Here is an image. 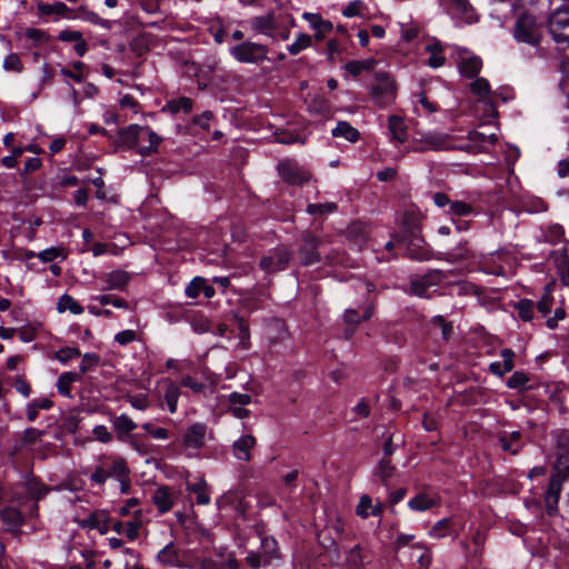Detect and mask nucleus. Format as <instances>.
Listing matches in <instances>:
<instances>
[{"mask_svg":"<svg viewBox=\"0 0 569 569\" xmlns=\"http://www.w3.org/2000/svg\"><path fill=\"white\" fill-rule=\"evenodd\" d=\"M367 555L359 545L352 547L346 556V563L349 569H361L367 562Z\"/></svg>","mask_w":569,"mask_h":569,"instance_id":"nucleus-30","label":"nucleus"},{"mask_svg":"<svg viewBox=\"0 0 569 569\" xmlns=\"http://www.w3.org/2000/svg\"><path fill=\"white\" fill-rule=\"evenodd\" d=\"M365 9L366 4L363 1L355 0L347 4V7L342 10V14L346 18L362 17Z\"/></svg>","mask_w":569,"mask_h":569,"instance_id":"nucleus-52","label":"nucleus"},{"mask_svg":"<svg viewBox=\"0 0 569 569\" xmlns=\"http://www.w3.org/2000/svg\"><path fill=\"white\" fill-rule=\"evenodd\" d=\"M156 561L167 568L193 569L197 557L193 550L180 548L173 541H170L159 550Z\"/></svg>","mask_w":569,"mask_h":569,"instance_id":"nucleus-3","label":"nucleus"},{"mask_svg":"<svg viewBox=\"0 0 569 569\" xmlns=\"http://www.w3.org/2000/svg\"><path fill=\"white\" fill-rule=\"evenodd\" d=\"M289 259V252L281 248L278 249L274 253L263 257L260 261V266L267 271L280 270L288 264Z\"/></svg>","mask_w":569,"mask_h":569,"instance_id":"nucleus-20","label":"nucleus"},{"mask_svg":"<svg viewBox=\"0 0 569 569\" xmlns=\"http://www.w3.org/2000/svg\"><path fill=\"white\" fill-rule=\"evenodd\" d=\"M142 429L146 430L153 439L166 440L169 438V431L166 428L154 427L151 422H144L141 425Z\"/></svg>","mask_w":569,"mask_h":569,"instance_id":"nucleus-58","label":"nucleus"},{"mask_svg":"<svg viewBox=\"0 0 569 569\" xmlns=\"http://www.w3.org/2000/svg\"><path fill=\"white\" fill-rule=\"evenodd\" d=\"M333 137L345 138L347 141L356 142L359 139V131L346 121L337 123L336 128L332 129Z\"/></svg>","mask_w":569,"mask_h":569,"instance_id":"nucleus-35","label":"nucleus"},{"mask_svg":"<svg viewBox=\"0 0 569 569\" xmlns=\"http://www.w3.org/2000/svg\"><path fill=\"white\" fill-rule=\"evenodd\" d=\"M556 459L553 462V472L545 495L546 509L549 516L558 512V501L562 489V483L569 477V431L562 430L557 435Z\"/></svg>","mask_w":569,"mask_h":569,"instance_id":"nucleus-1","label":"nucleus"},{"mask_svg":"<svg viewBox=\"0 0 569 569\" xmlns=\"http://www.w3.org/2000/svg\"><path fill=\"white\" fill-rule=\"evenodd\" d=\"M1 518L3 522L7 523L12 529L20 527L23 521L21 512L12 507L4 508L1 511Z\"/></svg>","mask_w":569,"mask_h":569,"instance_id":"nucleus-40","label":"nucleus"},{"mask_svg":"<svg viewBox=\"0 0 569 569\" xmlns=\"http://www.w3.org/2000/svg\"><path fill=\"white\" fill-rule=\"evenodd\" d=\"M563 233V228L560 224H552L543 233V240L555 244L562 240Z\"/></svg>","mask_w":569,"mask_h":569,"instance_id":"nucleus-53","label":"nucleus"},{"mask_svg":"<svg viewBox=\"0 0 569 569\" xmlns=\"http://www.w3.org/2000/svg\"><path fill=\"white\" fill-rule=\"evenodd\" d=\"M112 426L119 440H124L126 436L138 427V425L124 413L112 419Z\"/></svg>","mask_w":569,"mask_h":569,"instance_id":"nucleus-27","label":"nucleus"},{"mask_svg":"<svg viewBox=\"0 0 569 569\" xmlns=\"http://www.w3.org/2000/svg\"><path fill=\"white\" fill-rule=\"evenodd\" d=\"M448 6V11L451 17L462 23H473L478 20L475 9L469 3V0H441Z\"/></svg>","mask_w":569,"mask_h":569,"instance_id":"nucleus-12","label":"nucleus"},{"mask_svg":"<svg viewBox=\"0 0 569 569\" xmlns=\"http://www.w3.org/2000/svg\"><path fill=\"white\" fill-rule=\"evenodd\" d=\"M431 323L435 327H439L441 330V336L445 340H448L453 332V326L451 322H447L442 316H435L431 320Z\"/></svg>","mask_w":569,"mask_h":569,"instance_id":"nucleus-54","label":"nucleus"},{"mask_svg":"<svg viewBox=\"0 0 569 569\" xmlns=\"http://www.w3.org/2000/svg\"><path fill=\"white\" fill-rule=\"evenodd\" d=\"M471 92L478 97L480 101H483L486 104L490 107L491 116H496V110L492 107V92L490 90V84L487 79L478 78L470 83Z\"/></svg>","mask_w":569,"mask_h":569,"instance_id":"nucleus-21","label":"nucleus"},{"mask_svg":"<svg viewBox=\"0 0 569 569\" xmlns=\"http://www.w3.org/2000/svg\"><path fill=\"white\" fill-rule=\"evenodd\" d=\"M319 246V242L316 238L310 234L305 237V246L302 248L303 258L302 261L305 264H311L318 261L319 253L315 252L313 249Z\"/></svg>","mask_w":569,"mask_h":569,"instance_id":"nucleus-33","label":"nucleus"},{"mask_svg":"<svg viewBox=\"0 0 569 569\" xmlns=\"http://www.w3.org/2000/svg\"><path fill=\"white\" fill-rule=\"evenodd\" d=\"M278 170L281 178L290 184H301L310 179L307 170L290 160L281 161Z\"/></svg>","mask_w":569,"mask_h":569,"instance_id":"nucleus-14","label":"nucleus"},{"mask_svg":"<svg viewBox=\"0 0 569 569\" xmlns=\"http://www.w3.org/2000/svg\"><path fill=\"white\" fill-rule=\"evenodd\" d=\"M261 555L263 556L264 562H269L278 555V543L276 539L271 537H264L261 539Z\"/></svg>","mask_w":569,"mask_h":569,"instance_id":"nucleus-42","label":"nucleus"},{"mask_svg":"<svg viewBox=\"0 0 569 569\" xmlns=\"http://www.w3.org/2000/svg\"><path fill=\"white\" fill-rule=\"evenodd\" d=\"M446 276L442 271L435 270L411 282L412 295L420 298H431L436 292V287L445 280Z\"/></svg>","mask_w":569,"mask_h":569,"instance_id":"nucleus-9","label":"nucleus"},{"mask_svg":"<svg viewBox=\"0 0 569 569\" xmlns=\"http://www.w3.org/2000/svg\"><path fill=\"white\" fill-rule=\"evenodd\" d=\"M516 309L518 311V316L523 321L531 320L533 316V303L530 300L525 299L519 301L518 305L516 306Z\"/></svg>","mask_w":569,"mask_h":569,"instance_id":"nucleus-60","label":"nucleus"},{"mask_svg":"<svg viewBox=\"0 0 569 569\" xmlns=\"http://www.w3.org/2000/svg\"><path fill=\"white\" fill-rule=\"evenodd\" d=\"M550 259L557 267L562 283L569 287V260L566 254V250L562 248L559 251H553L550 256Z\"/></svg>","mask_w":569,"mask_h":569,"instance_id":"nucleus-26","label":"nucleus"},{"mask_svg":"<svg viewBox=\"0 0 569 569\" xmlns=\"http://www.w3.org/2000/svg\"><path fill=\"white\" fill-rule=\"evenodd\" d=\"M252 398L248 393L242 392H231L228 396V412L232 413L238 419H246L249 417L250 411L246 408V406L250 405Z\"/></svg>","mask_w":569,"mask_h":569,"instance_id":"nucleus-16","label":"nucleus"},{"mask_svg":"<svg viewBox=\"0 0 569 569\" xmlns=\"http://www.w3.org/2000/svg\"><path fill=\"white\" fill-rule=\"evenodd\" d=\"M426 51L429 53L428 64L431 68H439L445 63L442 48L439 42L427 44Z\"/></svg>","mask_w":569,"mask_h":569,"instance_id":"nucleus-38","label":"nucleus"},{"mask_svg":"<svg viewBox=\"0 0 569 569\" xmlns=\"http://www.w3.org/2000/svg\"><path fill=\"white\" fill-rule=\"evenodd\" d=\"M283 12L272 11L264 16L254 17L249 20V26L256 33L273 37L282 26Z\"/></svg>","mask_w":569,"mask_h":569,"instance_id":"nucleus-10","label":"nucleus"},{"mask_svg":"<svg viewBox=\"0 0 569 569\" xmlns=\"http://www.w3.org/2000/svg\"><path fill=\"white\" fill-rule=\"evenodd\" d=\"M134 516H136V519L132 521L126 522V526H124V535L127 536V538L130 541H133L139 537V531L141 528V520H140L141 510H136Z\"/></svg>","mask_w":569,"mask_h":569,"instance_id":"nucleus-46","label":"nucleus"},{"mask_svg":"<svg viewBox=\"0 0 569 569\" xmlns=\"http://www.w3.org/2000/svg\"><path fill=\"white\" fill-rule=\"evenodd\" d=\"M203 379H204V381L202 382V381L197 380V378H194V377L187 376L182 379L181 383H182V386L190 388L194 392L203 391V389L206 388L207 385H209L212 389L216 387L217 378L214 375H212L210 372H204Z\"/></svg>","mask_w":569,"mask_h":569,"instance_id":"nucleus-28","label":"nucleus"},{"mask_svg":"<svg viewBox=\"0 0 569 569\" xmlns=\"http://www.w3.org/2000/svg\"><path fill=\"white\" fill-rule=\"evenodd\" d=\"M129 281V276L124 271L116 270L108 273L106 278L107 290H119L122 289Z\"/></svg>","mask_w":569,"mask_h":569,"instance_id":"nucleus-37","label":"nucleus"},{"mask_svg":"<svg viewBox=\"0 0 569 569\" xmlns=\"http://www.w3.org/2000/svg\"><path fill=\"white\" fill-rule=\"evenodd\" d=\"M530 378L527 373L515 372L507 381V386L511 389L525 390L528 388Z\"/></svg>","mask_w":569,"mask_h":569,"instance_id":"nucleus-50","label":"nucleus"},{"mask_svg":"<svg viewBox=\"0 0 569 569\" xmlns=\"http://www.w3.org/2000/svg\"><path fill=\"white\" fill-rule=\"evenodd\" d=\"M152 502L160 513L168 512L173 507V495L168 487H159L152 493Z\"/></svg>","mask_w":569,"mask_h":569,"instance_id":"nucleus-24","label":"nucleus"},{"mask_svg":"<svg viewBox=\"0 0 569 569\" xmlns=\"http://www.w3.org/2000/svg\"><path fill=\"white\" fill-rule=\"evenodd\" d=\"M302 18L309 23L310 28L315 30V39L321 41L325 36L332 31L333 24L325 20L320 14L312 12H303Z\"/></svg>","mask_w":569,"mask_h":569,"instance_id":"nucleus-19","label":"nucleus"},{"mask_svg":"<svg viewBox=\"0 0 569 569\" xmlns=\"http://www.w3.org/2000/svg\"><path fill=\"white\" fill-rule=\"evenodd\" d=\"M109 478H116L121 482V490L124 492L128 488L127 476L129 469L123 458L117 457L112 459L111 463L107 468Z\"/></svg>","mask_w":569,"mask_h":569,"instance_id":"nucleus-23","label":"nucleus"},{"mask_svg":"<svg viewBox=\"0 0 569 569\" xmlns=\"http://www.w3.org/2000/svg\"><path fill=\"white\" fill-rule=\"evenodd\" d=\"M180 397V389L173 385L169 383L167 390L164 392V401L168 406V409L171 413L177 411L178 399Z\"/></svg>","mask_w":569,"mask_h":569,"instance_id":"nucleus-44","label":"nucleus"},{"mask_svg":"<svg viewBox=\"0 0 569 569\" xmlns=\"http://www.w3.org/2000/svg\"><path fill=\"white\" fill-rule=\"evenodd\" d=\"M187 490L196 495V502L201 506L210 503V495L208 491V483L203 478H199L198 481L187 485Z\"/></svg>","mask_w":569,"mask_h":569,"instance_id":"nucleus-29","label":"nucleus"},{"mask_svg":"<svg viewBox=\"0 0 569 569\" xmlns=\"http://www.w3.org/2000/svg\"><path fill=\"white\" fill-rule=\"evenodd\" d=\"M208 428L202 422H196L189 426L182 435V446L187 450L201 449L206 443Z\"/></svg>","mask_w":569,"mask_h":569,"instance_id":"nucleus-13","label":"nucleus"},{"mask_svg":"<svg viewBox=\"0 0 569 569\" xmlns=\"http://www.w3.org/2000/svg\"><path fill=\"white\" fill-rule=\"evenodd\" d=\"M447 212L452 217H463L471 214L473 212V208L470 203L458 200L451 201Z\"/></svg>","mask_w":569,"mask_h":569,"instance_id":"nucleus-45","label":"nucleus"},{"mask_svg":"<svg viewBox=\"0 0 569 569\" xmlns=\"http://www.w3.org/2000/svg\"><path fill=\"white\" fill-rule=\"evenodd\" d=\"M455 146L450 138L440 132H426L416 141L415 150L417 151H437L453 149Z\"/></svg>","mask_w":569,"mask_h":569,"instance_id":"nucleus-11","label":"nucleus"},{"mask_svg":"<svg viewBox=\"0 0 569 569\" xmlns=\"http://www.w3.org/2000/svg\"><path fill=\"white\" fill-rule=\"evenodd\" d=\"M266 46L256 42H243L230 49V54L242 63H257L267 58Z\"/></svg>","mask_w":569,"mask_h":569,"instance_id":"nucleus-7","label":"nucleus"},{"mask_svg":"<svg viewBox=\"0 0 569 569\" xmlns=\"http://www.w3.org/2000/svg\"><path fill=\"white\" fill-rule=\"evenodd\" d=\"M96 358H83V361L80 366V372H76V371H70V372H64L62 373L59 379H58V382H57V388H58V391L62 395V396H66V397H70L71 395V385L74 382V381H78L81 377V375H83L84 372H87L89 370V368L91 367L93 360Z\"/></svg>","mask_w":569,"mask_h":569,"instance_id":"nucleus-15","label":"nucleus"},{"mask_svg":"<svg viewBox=\"0 0 569 569\" xmlns=\"http://www.w3.org/2000/svg\"><path fill=\"white\" fill-rule=\"evenodd\" d=\"M423 238L418 230L412 229L406 234L396 236L393 240L386 243V248L390 250L395 244L403 246L407 253L415 260L428 259V253L423 250Z\"/></svg>","mask_w":569,"mask_h":569,"instance_id":"nucleus-6","label":"nucleus"},{"mask_svg":"<svg viewBox=\"0 0 569 569\" xmlns=\"http://www.w3.org/2000/svg\"><path fill=\"white\" fill-rule=\"evenodd\" d=\"M453 533V525L451 518H443L436 522L429 530V536L435 539H442Z\"/></svg>","mask_w":569,"mask_h":569,"instance_id":"nucleus-32","label":"nucleus"},{"mask_svg":"<svg viewBox=\"0 0 569 569\" xmlns=\"http://www.w3.org/2000/svg\"><path fill=\"white\" fill-rule=\"evenodd\" d=\"M111 519L103 510L91 512L87 518L81 521L83 528L98 530L101 535H106L110 530Z\"/></svg>","mask_w":569,"mask_h":569,"instance_id":"nucleus-18","label":"nucleus"},{"mask_svg":"<svg viewBox=\"0 0 569 569\" xmlns=\"http://www.w3.org/2000/svg\"><path fill=\"white\" fill-rule=\"evenodd\" d=\"M273 140L276 142L284 143V144L296 143V142H299V143L305 142V140L300 139V137L298 134H296L289 130H286V129H277L273 133Z\"/></svg>","mask_w":569,"mask_h":569,"instance_id":"nucleus-47","label":"nucleus"},{"mask_svg":"<svg viewBox=\"0 0 569 569\" xmlns=\"http://www.w3.org/2000/svg\"><path fill=\"white\" fill-rule=\"evenodd\" d=\"M128 401L132 408L140 411H144L150 407V401L147 395L143 393L128 396Z\"/></svg>","mask_w":569,"mask_h":569,"instance_id":"nucleus-61","label":"nucleus"},{"mask_svg":"<svg viewBox=\"0 0 569 569\" xmlns=\"http://www.w3.org/2000/svg\"><path fill=\"white\" fill-rule=\"evenodd\" d=\"M549 31L559 44H569V10L557 9L549 18Z\"/></svg>","mask_w":569,"mask_h":569,"instance_id":"nucleus-8","label":"nucleus"},{"mask_svg":"<svg viewBox=\"0 0 569 569\" xmlns=\"http://www.w3.org/2000/svg\"><path fill=\"white\" fill-rule=\"evenodd\" d=\"M512 33L517 42L538 46L543 36V23L532 14L523 13L517 18Z\"/></svg>","mask_w":569,"mask_h":569,"instance_id":"nucleus-4","label":"nucleus"},{"mask_svg":"<svg viewBox=\"0 0 569 569\" xmlns=\"http://www.w3.org/2000/svg\"><path fill=\"white\" fill-rule=\"evenodd\" d=\"M37 257L42 262H50L57 258L64 260L67 258V250L63 247H51L37 253Z\"/></svg>","mask_w":569,"mask_h":569,"instance_id":"nucleus-43","label":"nucleus"},{"mask_svg":"<svg viewBox=\"0 0 569 569\" xmlns=\"http://www.w3.org/2000/svg\"><path fill=\"white\" fill-rule=\"evenodd\" d=\"M256 446V438L251 435H244L236 440L232 445L234 457L241 461L251 459V449Z\"/></svg>","mask_w":569,"mask_h":569,"instance_id":"nucleus-22","label":"nucleus"},{"mask_svg":"<svg viewBox=\"0 0 569 569\" xmlns=\"http://www.w3.org/2000/svg\"><path fill=\"white\" fill-rule=\"evenodd\" d=\"M38 10L41 14L50 16V14H59L66 16L70 9L63 2H54V3H38Z\"/></svg>","mask_w":569,"mask_h":569,"instance_id":"nucleus-41","label":"nucleus"},{"mask_svg":"<svg viewBox=\"0 0 569 569\" xmlns=\"http://www.w3.org/2000/svg\"><path fill=\"white\" fill-rule=\"evenodd\" d=\"M336 208L333 202L311 203L307 207V212L310 214H323L335 211Z\"/></svg>","mask_w":569,"mask_h":569,"instance_id":"nucleus-63","label":"nucleus"},{"mask_svg":"<svg viewBox=\"0 0 569 569\" xmlns=\"http://www.w3.org/2000/svg\"><path fill=\"white\" fill-rule=\"evenodd\" d=\"M377 64V60L368 58L365 60H352L345 66L347 72L352 76H359L362 72L371 71Z\"/></svg>","mask_w":569,"mask_h":569,"instance_id":"nucleus-31","label":"nucleus"},{"mask_svg":"<svg viewBox=\"0 0 569 569\" xmlns=\"http://www.w3.org/2000/svg\"><path fill=\"white\" fill-rule=\"evenodd\" d=\"M371 100L380 108L390 106L397 97V86L386 73H376L369 89Z\"/></svg>","mask_w":569,"mask_h":569,"instance_id":"nucleus-5","label":"nucleus"},{"mask_svg":"<svg viewBox=\"0 0 569 569\" xmlns=\"http://www.w3.org/2000/svg\"><path fill=\"white\" fill-rule=\"evenodd\" d=\"M497 139L498 138L496 133L486 134L478 131H472L469 133V140L479 144L481 148H483L486 143H495Z\"/></svg>","mask_w":569,"mask_h":569,"instance_id":"nucleus-56","label":"nucleus"},{"mask_svg":"<svg viewBox=\"0 0 569 569\" xmlns=\"http://www.w3.org/2000/svg\"><path fill=\"white\" fill-rule=\"evenodd\" d=\"M92 299L98 301L102 306L111 303L112 306H114L116 308H119V309L128 308V302L126 300H123L121 298H116L110 295L96 296Z\"/></svg>","mask_w":569,"mask_h":569,"instance_id":"nucleus-55","label":"nucleus"},{"mask_svg":"<svg viewBox=\"0 0 569 569\" xmlns=\"http://www.w3.org/2000/svg\"><path fill=\"white\" fill-rule=\"evenodd\" d=\"M2 67L6 71L21 72L22 71V62L20 57L17 53L8 54L2 63Z\"/></svg>","mask_w":569,"mask_h":569,"instance_id":"nucleus-57","label":"nucleus"},{"mask_svg":"<svg viewBox=\"0 0 569 569\" xmlns=\"http://www.w3.org/2000/svg\"><path fill=\"white\" fill-rule=\"evenodd\" d=\"M57 310L60 313L69 311L72 315H80L83 312V308L81 307V305L67 293L62 295L59 298L57 303Z\"/></svg>","mask_w":569,"mask_h":569,"instance_id":"nucleus-34","label":"nucleus"},{"mask_svg":"<svg viewBox=\"0 0 569 569\" xmlns=\"http://www.w3.org/2000/svg\"><path fill=\"white\" fill-rule=\"evenodd\" d=\"M436 500L425 493L417 495L409 500L408 506L416 511H426L436 506Z\"/></svg>","mask_w":569,"mask_h":569,"instance_id":"nucleus-39","label":"nucleus"},{"mask_svg":"<svg viewBox=\"0 0 569 569\" xmlns=\"http://www.w3.org/2000/svg\"><path fill=\"white\" fill-rule=\"evenodd\" d=\"M458 66L463 76L471 78L479 73L482 62L479 57L463 49L458 52Z\"/></svg>","mask_w":569,"mask_h":569,"instance_id":"nucleus-17","label":"nucleus"},{"mask_svg":"<svg viewBox=\"0 0 569 569\" xmlns=\"http://www.w3.org/2000/svg\"><path fill=\"white\" fill-rule=\"evenodd\" d=\"M72 69L73 70L62 68L60 72L67 78H71L77 82H81L84 79L86 64L81 61H76L72 63Z\"/></svg>","mask_w":569,"mask_h":569,"instance_id":"nucleus-48","label":"nucleus"},{"mask_svg":"<svg viewBox=\"0 0 569 569\" xmlns=\"http://www.w3.org/2000/svg\"><path fill=\"white\" fill-rule=\"evenodd\" d=\"M168 108L172 113L179 111L189 112L192 109V101L189 98H180L178 100L170 101Z\"/></svg>","mask_w":569,"mask_h":569,"instance_id":"nucleus-62","label":"nucleus"},{"mask_svg":"<svg viewBox=\"0 0 569 569\" xmlns=\"http://www.w3.org/2000/svg\"><path fill=\"white\" fill-rule=\"evenodd\" d=\"M311 46L312 37L310 34L300 32L296 34L295 41L287 47V50L291 56H297L301 51L310 48Z\"/></svg>","mask_w":569,"mask_h":569,"instance_id":"nucleus-36","label":"nucleus"},{"mask_svg":"<svg viewBox=\"0 0 569 569\" xmlns=\"http://www.w3.org/2000/svg\"><path fill=\"white\" fill-rule=\"evenodd\" d=\"M204 279L201 277H196L186 288V295L189 298H197L200 292H202V288L204 287Z\"/></svg>","mask_w":569,"mask_h":569,"instance_id":"nucleus-64","label":"nucleus"},{"mask_svg":"<svg viewBox=\"0 0 569 569\" xmlns=\"http://www.w3.org/2000/svg\"><path fill=\"white\" fill-rule=\"evenodd\" d=\"M499 443L503 451L509 452L511 455H517L522 447V443H515V441H512L511 438L508 437L507 432L502 433L499 437Z\"/></svg>","mask_w":569,"mask_h":569,"instance_id":"nucleus-59","label":"nucleus"},{"mask_svg":"<svg viewBox=\"0 0 569 569\" xmlns=\"http://www.w3.org/2000/svg\"><path fill=\"white\" fill-rule=\"evenodd\" d=\"M122 142L128 147H137L139 152L143 156L150 154L157 151L161 137L149 128H144L138 124H131L120 131Z\"/></svg>","mask_w":569,"mask_h":569,"instance_id":"nucleus-2","label":"nucleus"},{"mask_svg":"<svg viewBox=\"0 0 569 569\" xmlns=\"http://www.w3.org/2000/svg\"><path fill=\"white\" fill-rule=\"evenodd\" d=\"M389 129L393 140L402 142L406 139V132L401 119L391 117L389 119Z\"/></svg>","mask_w":569,"mask_h":569,"instance_id":"nucleus-49","label":"nucleus"},{"mask_svg":"<svg viewBox=\"0 0 569 569\" xmlns=\"http://www.w3.org/2000/svg\"><path fill=\"white\" fill-rule=\"evenodd\" d=\"M382 503H372L371 498L368 495L360 497L356 512L361 518H368L369 516H380L382 513Z\"/></svg>","mask_w":569,"mask_h":569,"instance_id":"nucleus-25","label":"nucleus"},{"mask_svg":"<svg viewBox=\"0 0 569 569\" xmlns=\"http://www.w3.org/2000/svg\"><path fill=\"white\" fill-rule=\"evenodd\" d=\"M372 315L371 308H367L363 316H359L358 311L355 309L346 310L343 320L347 325L356 326L360 323L362 320L369 319Z\"/></svg>","mask_w":569,"mask_h":569,"instance_id":"nucleus-51","label":"nucleus"}]
</instances>
